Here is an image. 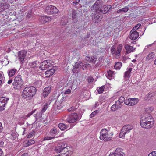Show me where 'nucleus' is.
<instances>
[{
	"label": "nucleus",
	"mask_w": 156,
	"mask_h": 156,
	"mask_svg": "<svg viewBox=\"0 0 156 156\" xmlns=\"http://www.w3.org/2000/svg\"><path fill=\"white\" fill-rule=\"evenodd\" d=\"M140 125L146 129H149L152 127L154 124V120L153 117L150 114L140 118Z\"/></svg>",
	"instance_id": "nucleus-1"
},
{
	"label": "nucleus",
	"mask_w": 156,
	"mask_h": 156,
	"mask_svg": "<svg viewBox=\"0 0 156 156\" xmlns=\"http://www.w3.org/2000/svg\"><path fill=\"white\" fill-rule=\"evenodd\" d=\"M36 91V88L33 86L26 87L22 91V98L26 100H30L35 94Z\"/></svg>",
	"instance_id": "nucleus-2"
},
{
	"label": "nucleus",
	"mask_w": 156,
	"mask_h": 156,
	"mask_svg": "<svg viewBox=\"0 0 156 156\" xmlns=\"http://www.w3.org/2000/svg\"><path fill=\"white\" fill-rule=\"evenodd\" d=\"M100 133V139L101 140L107 141L112 139L113 133L105 129H102Z\"/></svg>",
	"instance_id": "nucleus-3"
},
{
	"label": "nucleus",
	"mask_w": 156,
	"mask_h": 156,
	"mask_svg": "<svg viewBox=\"0 0 156 156\" xmlns=\"http://www.w3.org/2000/svg\"><path fill=\"white\" fill-rule=\"evenodd\" d=\"M123 48V46L121 44L118 45L116 49L114 46H112L111 49V51L112 54L116 58H119L121 56V52Z\"/></svg>",
	"instance_id": "nucleus-4"
},
{
	"label": "nucleus",
	"mask_w": 156,
	"mask_h": 156,
	"mask_svg": "<svg viewBox=\"0 0 156 156\" xmlns=\"http://www.w3.org/2000/svg\"><path fill=\"white\" fill-rule=\"evenodd\" d=\"M133 128V126L132 125H125L121 129L119 135V137L124 139L126 134L129 133L130 131Z\"/></svg>",
	"instance_id": "nucleus-5"
},
{
	"label": "nucleus",
	"mask_w": 156,
	"mask_h": 156,
	"mask_svg": "<svg viewBox=\"0 0 156 156\" xmlns=\"http://www.w3.org/2000/svg\"><path fill=\"white\" fill-rule=\"evenodd\" d=\"M45 12L48 15L56 14L59 12V10L56 7L50 5L45 7Z\"/></svg>",
	"instance_id": "nucleus-6"
},
{
	"label": "nucleus",
	"mask_w": 156,
	"mask_h": 156,
	"mask_svg": "<svg viewBox=\"0 0 156 156\" xmlns=\"http://www.w3.org/2000/svg\"><path fill=\"white\" fill-rule=\"evenodd\" d=\"M103 5V1L101 0H97L95 3L91 7V9L92 14H96L100 11L101 6Z\"/></svg>",
	"instance_id": "nucleus-7"
},
{
	"label": "nucleus",
	"mask_w": 156,
	"mask_h": 156,
	"mask_svg": "<svg viewBox=\"0 0 156 156\" xmlns=\"http://www.w3.org/2000/svg\"><path fill=\"white\" fill-rule=\"evenodd\" d=\"M67 122L69 123H73L76 121L78 119L77 113H74L65 117Z\"/></svg>",
	"instance_id": "nucleus-8"
},
{
	"label": "nucleus",
	"mask_w": 156,
	"mask_h": 156,
	"mask_svg": "<svg viewBox=\"0 0 156 156\" xmlns=\"http://www.w3.org/2000/svg\"><path fill=\"white\" fill-rule=\"evenodd\" d=\"M54 64V62L51 60H45L43 62L42 65L41 66L40 68L41 70H45L49 67H51Z\"/></svg>",
	"instance_id": "nucleus-9"
},
{
	"label": "nucleus",
	"mask_w": 156,
	"mask_h": 156,
	"mask_svg": "<svg viewBox=\"0 0 156 156\" xmlns=\"http://www.w3.org/2000/svg\"><path fill=\"white\" fill-rule=\"evenodd\" d=\"M9 99V98L3 97L0 98V110L2 111L5 109Z\"/></svg>",
	"instance_id": "nucleus-10"
},
{
	"label": "nucleus",
	"mask_w": 156,
	"mask_h": 156,
	"mask_svg": "<svg viewBox=\"0 0 156 156\" xmlns=\"http://www.w3.org/2000/svg\"><path fill=\"white\" fill-rule=\"evenodd\" d=\"M138 102L137 98H126L125 101V104L129 106H133L136 104Z\"/></svg>",
	"instance_id": "nucleus-11"
},
{
	"label": "nucleus",
	"mask_w": 156,
	"mask_h": 156,
	"mask_svg": "<svg viewBox=\"0 0 156 156\" xmlns=\"http://www.w3.org/2000/svg\"><path fill=\"white\" fill-rule=\"evenodd\" d=\"M26 52L25 51H19L18 57L21 64L23 63L24 60L26 56Z\"/></svg>",
	"instance_id": "nucleus-12"
},
{
	"label": "nucleus",
	"mask_w": 156,
	"mask_h": 156,
	"mask_svg": "<svg viewBox=\"0 0 156 156\" xmlns=\"http://www.w3.org/2000/svg\"><path fill=\"white\" fill-rule=\"evenodd\" d=\"M112 8V7L110 5H104L101 7L100 11L103 14H105L110 10Z\"/></svg>",
	"instance_id": "nucleus-13"
},
{
	"label": "nucleus",
	"mask_w": 156,
	"mask_h": 156,
	"mask_svg": "<svg viewBox=\"0 0 156 156\" xmlns=\"http://www.w3.org/2000/svg\"><path fill=\"white\" fill-rule=\"evenodd\" d=\"M139 36V33L137 31H133L132 30L130 32V36L129 38L131 40H135L137 39Z\"/></svg>",
	"instance_id": "nucleus-14"
},
{
	"label": "nucleus",
	"mask_w": 156,
	"mask_h": 156,
	"mask_svg": "<svg viewBox=\"0 0 156 156\" xmlns=\"http://www.w3.org/2000/svg\"><path fill=\"white\" fill-rule=\"evenodd\" d=\"M37 61H34L31 62L28 64V66L31 68L32 72H35V71L37 69Z\"/></svg>",
	"instance_id": "nucleus-15"
},
{
	"label": "nucleus",
	"mask_w": 156,
	"mask_h": 156,
	"mask_svg": "<svg viewBox=\"0 0 156 156\" xmlns=\"http://www.w3.org/2000/svg\"><path fill=\"white\" fill-rule=\"evenodd\" d=\"M123 154L121 149L117 148L114 153H110L109 156H123Z\"/></svg>",
	"instance_id": "nucleus-16"
},
{
	"label": "nucleus",
	"mask_w": 156,
	"mask_h": 156,
	"mask_svg": "<svg viewBox=\"0 0 156 156\" xmlns=\"http://www.w3.org/2000/svg\"><path fill=\"white\" fill-rule=\"evenodd\" d=\"M23 83L13 82L12 83L13 88L15 90H20L23 86Z\"/></svg>",
	"instance_id": "nucleus-17"
},
{
	"label": "nucleus",
	"mask_w": 156,
	"mask_h": 156,
	"mask_svg": "<svg viewBox=\"0 0 156 156\" xmlns=\"http://www.w3.org/2000/svg\"><path fill=\"white\" fill-rule=\"evenodd\" d=\"M51 90V87L48 86L45 87L44 90L42 93V95L44 98L47 97L50 93Z\"/></svg>",
	"instance_id": "nucleus-18"
},
{
	"label": "nucleus",
	"mask_w": 156,
	"mask_h": 156,
	"mask_svg": "<svg viewBox=\"0 0 156 156\" xmlns=\"http://www.w3.org/2000/svg\"><path fill=\"white\" fill-rule=\"evenodd\" d=\"M39 20L43 23H45L48 21H51V18L46 16H43L40 17Z\"/></svg>",
	"instance_id": "nucleus-19"
},
{
	"label": "nucleus",
	"mask_w": 156,
	"mask_h": 156,
	"mask_svg": "<svg viewBox=\"0 0 156 156\" xmlns=\"http://www.w3.org/2000/svg\"><path fill=\"white\" fill-rule=\"evenodd\" d=\"M71 148L69 146H67L66 144H62V152L68 153L69 152H71Z\"/></svg>",
	"instance_id": "nucleus-20"
},
{
	"label": "nucleus",
	"mask_w": 156,
	"mask_h": 156,
	"mask_svg": "<svg viewBox=\"0 0 156 156\" xmlns=\"http://www.w3.org/2000/svg\"><path fill=\"white\" fill-rule=\"evenodd\" d=\"M125 48L126 50V52L128 53L133 52L135 51V48L133 47L126 44L125 46Z\"/></svg>",
	"instance_id": "nucleus-21"
},
{
	"label": "nucleus",
	"mask_w": 156,
	"mask_h": 156,
	"mask_svg": "<svg viewBox=\"0 0 156 156\" xmlns=\"http://www.w3.org/2000/svg\"><path fill=\"white\" fill-rule=\"evenodd\" d=\"M34 117L36 121H43L44 119L42 117V114L40 112H37V114L34 115Z\"/></svg>",
	"instance_id": "nucleus-22"
},
{
	"label": "nucleus",
	"mask_w": 156,
	"mask_h": 156,
	"mask_svg": "<svg viewBox=\"0 0 156 156\" xmlns=\"http://www.w3.org/2000/svg\"><path fill=\"white\" fill-rule=\"evenodd\" d=\"M55 70L53 68L51 69L50 70L46 71L45 72L46 77H49L53 75L55 73Z\"/></svg>",
	"instance_id": "nucleus-23"
},
{
	"label": "nucleus",
	"mask_w": 156,
	"mask_h": 156,
	"mask_svg": "<svg viewBox=\"0 0 156 156\" xmlns=\"http://www.w3.org/2000/svg\"><path fill=\"white\" fill-rule=\"evenodd\" d=\"M133 69L132 68H129L127 71L125 72L124 74V77L126 79H129L130 76V74Z\"/></svg>",
	"instance_id": "nucleus-24"
},
{
	"label": "nucleus",
	"mask_w": 156,
	"mask_h": 156,
	"mask_svg": "<svg viewBox=\"0 0 156 156\" xmlns=\"http://www.w3.org/2000/svg\"><path fill=\"white\" fill-rule=\"evenodd\" d=\"M9 6V5L6 3H1L0 5V9L1 10V11H3L8 9Z\"/></svg>",
	"instance_id": "nucleus-25"
},
{
	"label": "nucleus",
	"mask_w": 156,
	"mask_h": 156,
	"mask_svg": "<svg viewBox=\"0 0 156 156\" xmlns=\"http://www.w3.org/2000/svg\"><path fill=\"white\" fill-rule=\"evenodd\" d=\"M17 69L15 68L11 69L8 71V73L9 77L13 76L17 71Z\"/></svg>",
	"instance_id": "nucleus-26"
},
{
	"label": "nucleus",
	"mask_w": 156,
	"mask_h": 156,
	"mask_svg": "<svg viewBox=\"0 0 156 156\" xmlns=\"http://www.w3.org/2000/svg\"><path fill=\"white\" fill-rule=\"evenodd\" d=\"M102 17L101 15L100 16V15H95L93 19V21L95 23H98L101 20Z\"/></svg>",
	"instance_id": "nucleus-27"
},
{
	"label": "nucleus",
	"mask_w": 156,
	"mask_h": 156,
	"mask_svg": "<svg viewBox=\"0 0 156 156\" xmlns=\"http://www.w3.org/2000/svg\"><path fill=\"white\" fill-rule=\"evenodd\" d=\"M14 82L16 83H23V81L22 79V76L20 75H17L14 79Z\"/></svg>",
	"instance_id": "nucleus-28"
},
{
	"label": "nucleus",
	"mask_w": 156,
	"mask_h": 156,
	"mask_svg": "<svg viewBox=\"0 0 156 156\" xmlns=\"http://www.w3.org/2000/svg\"><path fill=\"white\" fill-rule=\"evenodd\" d=\"M35 143V141L34 140H29L24 144V146L27 147L29 146L32 145Z\"/></svg>",
	"instance_id": "nucleus-29"
},
{
	"label": "nucleus",
	"mask_w": 156,
	"mask_h": 156,
	"mask_svg": "<svg viewBox=\"0 0 156 156\" xmlns=\"http://www.w3.org/2000/svg\"><path fill=\"white\" fill-rule=\"evenodd\" d=\"M156 95V94L154 92L148 93V94L146 95L145 97V98L147 100H150L153 97H154Z\"/></svg>",
	"instance_id": "nucleus-30"
},
{
	"label": "nucleus",
	"mask_w": 156,
	"mask_h": 156,
	"mask_svg": "<svg viewBox=\"0 0 156 156\" xmlns=\"http://www.w3.org/2000/svg\"><path fill=\"white\" fill-rule=\"evenodd\" d=\"M55 151L57 153H60V154H62V144L56 147L55 149Z\"/></svg>",
	"instance_id": "nucleus-31"
},
{
	"label": "nucleus",
	"mask_w": 156,
	"mask_h": 156,
	"mask_svg": "<svg viewBox=\"0 0 156 156\" xmlns=\"http://www.w3.org/2000/svg\"><path fill=\"white\" fill-rule=\"evenodd\" d=\"M77 85L78 83L77 82V80L76 79H74L73 80L72 84L70 87V88L71 89H72L73 87V88H74V90H75L77 88Z\"/></svg>",
	"instance_id": "nucleus-32"
},
{
	"label": "nucleus",
	"mask_w": 156,
	"mask_h": 156,
	"mask_svg": "<svg viewBox=\"0 0 156 156\" xmlns=\"http://www.w3.org/2000/svg\"><path fill=\"white\" fill-rule=\"evenodd\" d=\"M129 10V8L128 7H124L118 10L117 11V13H120L122 12H126Z\"/></svg>",
	"instance_id": "nucleus-33"
},
{
	"label": "nucleus",
	"mask_w": 156,
	"mask_h": 156,
	"mask_svg": "<svg viewBox=\"0 0 156 156\" xmlns=\"http://www.w3.org/2000/svg\"><path fill=\"white\" fill-rule=\"evenodd\" d=\"M122 63L121 62H116L114 65L115 69H119L122 66Z\"/></svg>",
	"instance_id": "nucleus-34"
},
{
	"label": "nucleus",
	"mask_w": 156,
	"mask_h": 156,
	"mask_svg": "<svg viewBox=\"0 0 156 156\" xmlns=\"http://www.w3.org/2000/svg\"><path fill=\"white\" fill-rule=\"evenodd\" d=\"M48 104L46 103H45L42 106L41 112L42 113L44 112L46 109L48 108Z\"/></svg>",
	"instance_id": "nucleus-35"
},
{
	"label": "nucleus",
	"mask_w": 156,
	"mask_h": 156,
	"mask_svg": "<svg viewBox=\"0 0 156 156\" xmlns=\"http://www.w3.org/2000/svg\"><path fill=\"white\" fill-rule=\"evenodd\" d=\"M155 55L153 52L149 53L146 57V58L148 60H150L153 58L154 56Z\"/></svg>",
	"instance_id": "nucleus-36"
},
{
	"label": "nucleus",
	"mask_w": 156,
	"mask_h": 156,
	"mask_svg": "<svg viewBox=\"0 0 156 156\" xmlns=\"http://www.w3.org/2000/svg\"><path fill=\"white\" fill-rule=\"evenodd\" d=\"M105 88V86H102L101 87H99V88H97V90L99 94L102 93L104 90Z\"/></svg>",
	"instance_id": "nucleus-37"
},
{
	"label": "nucleus",
	"mask_w": 156,
	"mask_h": 156,
	"mask_svg": "<svg viewBox=\"0 0 156 156\" xmlns=\"http://www.w3.org/2000/svg\"><path fill=\"white\" fill-rule=\"evenodd\" d=\"M72 17L73 20L75 19L77 17V15L76 12L75 10L73 9L72 13Z\"/></svg>",
	"instance_id": "nucleus-38"
},
{
	"label": "nucleus",
	"mask_w": 156,
	"mask_h": 156,
	"mask_svg": "<svg viewBox=\"0 0 156 156\" xmlns=\"http://www.w3.org/2000/svg\"><path fill=\"white\" fill-rule=\"evenodd\" d=\"M58 127L61 130H64L66 127V125L63 123H59L58 125Z\"/></svg>",
	"instance_id": "nucleus-39"
},
{
	"label": "nucleus",
	"mask_w": 156,
	"mask_h": 156,
	"mask_svg": "<svg viewBox=\"0 0 156 156\" xmlns=\"http://www.w3.org/2000/svg\"><path fill=\"white\" fill-rule=\"evenodd\" d=\"M57 132V128L55 127H54L51 130L50 132V134L52 135L56 134Z\"/></svg>",
	"instance_id": "nucleus-40"
},
{
	"label": "nucleus",
	"mask_w": 156,
	"mask_h": 156,
	"mask_svg": "<svg viewBox=\"0 0 156 156\" xmlns=\"http://www.w3.org/2000/svg\"><path fill=\"white\" fill-rule=\"evenodd\" d=\"M154 110V108L153 107H148L145 108L146 111L148 113H150L152 112Z\"/></svg>",
	"instance_id": "nucleus-41"
},
{
	"label": "nucleus",
	"mask_w": 156,
	"mask_h": 156,
	"mask_svg": "<svg viewBox=\"0 0 156 156\" xmlns=\"http://www.w3.org/2000/svg\"><path fill=\"white\" fill-rule=\"evenodd\" d=\"M34 84L37 87H40L42 85V82L41 80H38L35 82Z\"/></svg>",
	"instance_id": "nucleus-42"
},
{
	"label": "nucleus",
	"mask_w": 156,
	"mask_h": 156,
	"mask_svg": "<svg viewBox=\"0 0 156 156\" xmlns=\"http://www.w3.org/2000/svg\"><path fill=\"white\" fill-rule=\"evenodd\" d=\"M140 26L141 24L140 23H138L133 27V28L131 30H132V31L134 30L137 31V30L140 27Z\"/></svg>",
	"instance_id": "nucleus-43"
},
{
	"label": "nucleus",
	"mask_w": 156,
	"mask_h": 156,
	"mask_svg": "<svg viewBox=\"0 0 156 156\" xmlns=\"http://www.w3.org/2000/svg\"><path fill=\"white\" fill-rule=\"evenodd\" d=\"M97 58L95 56H93L91 57V58H90V61L93 62L94 63L97 60Z\"/></svg>",
	"instance_id": "nucleus-44"
},
{
	"label": "nucleus",
	"mask_w": 156,
	"mask_h": 156,
	"mask_svg": "<svg viewBox=\"0 0 156 156\" xmlns=\"http://www.w3.org/2000/svg\"><path fill=\"white\" fill-rule=\"evenodd\" d=\"M118 109V108H117L115 104H114L111 108V109L112 111H115Z\"/></svg>",
	"instance_id": "nucleus-45"
},
{
	"label": "nucleus",
	"mask_w": 156,
	"mask_h": 156,
	"mask_svg": "<svg viewBox=\"0 0 156 156\" xmlns=\"http://www.w3.org/2000/svg\"><path fill=\"white\" fill-rule=\"evenodd\" d=\"M94 80L93 77L91 76H89L87 78V81L89 83L93 82Z\"/></svg>",
	"instance_id": "nucleus-46"
},
{
	"label": "nucleus",
	"mask_w": 156,
	"mask_h": 156,
	"mask_svg": "<svg viewBox=\"0 0 156 156\" xmlns=\"http://www.w3.org/2000/svg\"><path fill=\"white\" fill-rule=\"evenodd\" d=\"M68 153H66L65 152H62V154H59L57 155H55V156H68Z\"/></svg>",
	"instance_id": "nucleus-47"
},
{
	"label": "nucleus",
	"mask_w": 156,
	"mask_h": 156,
	"mask_svg": "<svg viewBox=\"0 0 156 156\" xmlns=\"http://www.w3.org/2000/svg\"><path fill=\"white\" fill-rule=\"evenodd\" d=\"M55 137L54 136H52V137H50V136H45L44 139V140H51L53 139Z\"/></svg>",
	"instance_id": "nucleus-48"
},
{
	"label": "nucleus",
	"mask_w": 156,
	"mask_h": 156,
	"mask_svg": "<svg viewBox=\"0 0 156 156\" xmlns=\"http://www.w3.org/2000/svg\"><path fill=\"white\" fill-rule=\"evenodd\" d=\"M118 100L120 101L123 103L124 102L125 103V101L126 100L124 97L123 96H121L119 98Z\"/></svg>",
	"instance_id": "nucleus-49"
},
{
	"label": "nucleus",
	"mask_w": 156,
	"mask_h": 156,
	"mask_svg": "<svg viewBox=\"0 0 156 156\" xmlns=\"http://www.w3.org/2000/svg\"><path fill=\"white\" fill-rule=\"evenodd\" d=\"M3 72L0 71V83H2V81L3 79Z\"/></svg>",
	"instance_id": "nucleus-50"
},
{
	"label": "nucleus",
	"mask_w": 156,
	"mask_h": 156,
	"mask_svg": "<svg viewBox=\"0 0 156 156\" xmlns=\"http://www.w3.org/2000/svg\"><path fill=\"white\" fill-rule=\"evenodd\" d=\"M107 73L108 76L110 77H112L113 74V72L110 70L108 71Z\"/></svg>",
	"instance_id": "nucleus-51"
},
{
	"label": "nucleus",
	"mask_w": 156,
	"mask_h": 156,
	"mask_svg": "<svg viewBox=\"0 0 156 156\" xmlns=\"http://www.w3.org/2000/svg\"><path fill=\"white\" fill-rule=\"evenodd\" d=\"M34 133L35 132L34 131L31 132L27 136V138H30L32 137L34 135Z\"/></svg>",
	"instance_id": "nucleus-52"
},
{
	"label": "nucleus",
	"mask_w": 156,
	"mask_h": 156,
	"mask_svg": "<svg viewBox=\"0 0 156 156\" xmlns=\"http://www.w3.org/2000/svg\"><path fill=\"white\" fill-rule=\"evenodd\" d=\"M148 156H156V151H153L149 153Z\"/></svg>",
	"instance_id": "nucleus-53"
},
{
	"label": "nucleus",
	"mask_w": 156,
	"mask_h": 156,
	"mask_svg": "<svg viewBox=\"0 0 156 156\" xmlns=\"http://www.w3.org/2000/svg\"><path fill=\"white\" fill-rule=\"evenodd\" d=\"M117 102H118L115 101V104L116 106V107L117 108L119 109L121 107L122 105H121V104H120Z\"/></svg>",
	"instance_id": "nucleus-54"
},
{
	"label": "nucleus",
	"mask_w": 156,
	"mask_h": 156,
	"mask_svg": "<svg viewBox=\"0 0 156 156\" xmlns=\"http://www.w3.org/2000/svg\"><path fill=\"white\" fill-rule=\"evenodd\" d=\"M80 66V65L79 64H77L76 66L75 67L73 68V71L74 73L76 71V69L78 68Z\"/></svg>",
	"instance_id": "nucleus-55"
},
{
	"label": "nucleus",
	"mask_w": 156,
	"mask_h": 156,
	"mask_svg": "<svg viewBox=\"0 0 156 156\" xmlns=\"http://www.w3.org/2000/svg\"><path fill=\"white\" fill-rule=\"evenodd\" d=\"M71 92V90L70 89H68L65 90L64 91V94H69Z\"/></svg>",
	"instance_id": "nucleus-56"
},
{
	"label": "nucleus",
	"mask_w": 156,
	"mask_h": 156,
	"mask_svg": "<svg viewBox=\"0 0 156 156\" xmlns=\"http://www.w3.org/2000/svg\"><path fill=\"white\" fill-rule=\"evenodd\" d=\"M96 112L95 111L93 112L91 114H90V118L93 117L95 115Z\"/></svg>",
	"instance_id": "nucleus-57"
},
{
	"label": "nucleus",
	"mask_w": 156,
	"mask_h": 156,
	"mask_svg": "<svg viewBox=\"0 0 156 156\" xmlns=\"http://www.w3.org/2000/svg\"><path fill=\"white\" fill-rule=\"evenodd\" d=\"M74 109H75V107H71L69 108L68 109V111L69 112H71L72 111H73Z\"/></svg>",
	"instance_id": "nucleus-58"
},
{
	"label": "nucleus",
	"mask_w": 156,
	"mask_h": 156,
	"mask_svg": "<svg viewBox=\"0 0 156 156\" xmlns=\"http://www.w3.org/2000/svg\"><path fill=\"white\" fill-rule=\"evenodd\" d=\"M0 156H4L3 151L1 149H0Z\"/></svg>",
	"instance_id": "nucleus-59"
},
{
	"label": "nucleus",
	"mask_w": 156,
	"mask_h": 156,
	"mask_svg": "<svg viewBox=\"0 0 156 156\" xmlns=\"http://www.w3.org/2000/svg\"><path fill=\"white\" fill-rule=\"evenodd\" d=\"M84 66L85 67L87 68V67H89V66H90V64H86L83 66V67H84Z\"/></svg>",
	"instance_id": "nucleus-60"
},
{
	"label": "nucleus",
	"mask_w": 156,
	"mask_h": 156,
	"mask_svg": "<svg viewBox=\"0 0 156 156\" xmlns=\"http://www.w3.org/2000/svg\"><path fill=\"white\" fill-rule=\"evenodd\" d=\"M3 127L2 125V124L1 122H0V132L2 131V129Z\"/></svg>",
	"instance_id": "nucleus-61"
},
{
	"label": "nucleus",
	"mask_w": 156,
	"mask_h": 156,
	"mask_svg": "<svg viewBox=\"0 0 156 156\" xmlns=\"http://www.w3.org/2000/svg\"><path fill=\"white\" fill-rule=\"evenodd\" d=\"M12 79L9 80H8V81L7 82V83L8 84H10L12 83Z\"/></svg>",
	"instance_id": "nucleus-62"
},
{
	"label": "nucleus",
	"mask_w": 156,
	"mask_h": 156,
	"mask_svg": "<svg viewBox=\"0 0 156 156\" xmlns=\"http://www.w3.org/2000/svg\"><path fill=\"white\" fill-rule=\"evenodd\" d=\"M76 2H73V4H76L77 3L79 2L80 0H75Z\"/></svg>",
	"instance_id": "nucleus-63"
},
{
	"label": "nucleus",
	"mask_w": 156,
	"mask_h": 156,
	"mask_svg": "<svg viewBox=\"0 0 156 156\" xmlns=\"http://www.w3.org/2000/svg\"><path fill=\"white\" fill-rule=\"evenodd\" d=\"M4 144V142L2 141H0V147L2 146Z\"/></svg>",
	"instance_id": "nucleus-64"
}]
</instances>
